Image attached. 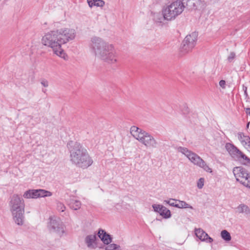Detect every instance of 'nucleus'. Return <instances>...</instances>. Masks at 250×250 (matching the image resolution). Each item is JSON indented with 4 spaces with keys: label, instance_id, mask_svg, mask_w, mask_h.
<instances>
[{
    "label": "nucleus",
    "instance_id": "nucleus-14",
    "mask_svg": "<svg viewBox=\"0 0 250 250\" xmlns=\"http://www.w3.org/2000/svg\"><path fill=\"white\" fill-rule=\"evenodd\" d=\"M237 135L242 146L249 151L250 150V137L242 132L238 133Z\"/></svg>",
    "mask_w": 250,
    "mask_h": 250
},
{
    "label": "nucleus",
    "instance_id": "nucleus-35",
    "mask_svg": "<svg viewBox=\"0 0 250 250\" xmlns=\"http://www.w3.org/2000/svg\"><path fill=\"white\" fill-rule=\"evenodd\" d=\"M250 123H248L247 125V128H248L249 126Z\"/></svg>",
    "mask_w": 250,
    "mask_h": 250
},
{
    "label": "nucleus",
    "instance_id": "nucleus-9",
    "mask_svg": "<svg viewBox=\"0 0 250 250\" xmlns=\"http://www.w3.org/2000/svg\"><path fill=\"white\" fill-rule=\"evenodd\" d=\"M233 173L236 181L245 187L250 188V173L241 167H234Z\"/></svg>",
    "mask_w": 250,
    "mask_h": 250
},
{
    "label": "nucleus",
    "instance_id": "nucleus-19",
    "mask_svg": "<svg viewBox=\"0 0 250 250\" xmlns=\"http://www.w3.org/2000/svg\"><path fill=\"white\" fill-rule=\"evenodd\" d=\"M235 159L240 161L243 164L246 165H250V158L247 157L243 152L240 151L238 157Z\"/></svg>",
    "mask_w": 250,
    "mask_h": 250
},
{
    "label": "nucleus",
    "instance_id": "nucleus-1",
    "mask_svg": "<svg viewBox=\"0 0 250 250\" xmlns=\"http://www.w3.org/2000/svg\"><path fill=\"white\" fill-rule=\"evenodd\" d=\"M75 35V31L73 29L61 28L46 33L42 38V42L51 48L56 56L66 59L67 56L62 45L74 39Z\"/></svg>",
    "mask_w": 250,
    "mask_h": 250
},
{
    "label": "nucleus",
    "instance_id": "nucleus-13",
    "mask_svg": "<svg viewBox=\"0 0 250 250\" xmlns=\"http://www.w3.org/2000/svg\"><path fill=\"white\" fill-rule=\"evenodd\" d=\"M96 235L95 234L87 235L84 238V242L87 247L89 249H95L97 247L96 242Z\"/></svg>",
    "mask_w": 250,
    "mask_h": 250
},
{
    "label": "nucleus",
    "instance_id": "nucleus-32",
    "mask_svg": "<svg viewBox=\"0 0 250 250\" xmlns=\"http://www.w3.org/2000/svg\"><path fill=\"white\" fill-rule=\"evenodd\" d=\"M41 84L42 85L45 87H47L48 86V82L46 80H42V82H41Z\"/></svg>",
    "mask_w": 250,
    "mask_h": 250
},
{
    "label": "nucleus",
    "instance_id": "nucleus-36",
    "mask_svg": "<svg viewBox=\"0 0 250 250\" xmlns=\"http://www.w3.org/2000/svg\"><path fill=\"white\" fill-rule=\"evenodd\" d=\"M249 152H250V150L249 151Z\"/></svg>",
    "mask_w": 250,
    "mask_h": 250
},
{
    "label": "nucleus",
    "instance_id": "nucleus-29",
    "mask_svg": "<svg viewBox=\"0 0 250 250\" xmlns=\"http://www.w3.org/2000/svg\"><path fill=\"white\" fill-rule=\"evenodd\" d=\"M95 6L98 7H103L105 4V2L103 0H95Z\"/></svg>",
    "mask_w": 250,
    "mask_h": 250
},
{
    "label": "nucleus",
    "instance_id": "nucleus-23",
    "mask_svg": "<svg viewBox=\"0 0 250 250\" xmlns=\"http://www.w3.org/2000/svg\"><path fill=\"white\" fill-rule=\"evenodd\" d=\"M221 236L226 241H229L231 238L230 233L226 230L221 231Z\"/></svg>",
    "mask_w": 250,
    "mask_h": 250
},
{
    "label": "nucleus",
    "instance_id": "nucleus-26",
    "mask_svg": "<svg viewBox=\"0 0 250 250\" xmlns=\"http://www.w3.org/2000/svg\"><path fill=\"white\" fill-rule=\"evenodd\" d=\"M152 207L154 210L155 211L157 212L160 213L162 209L164 207V206L161 205H156L154 204L152 205Z\"/></svg>",
    "mask_w": 250,
    "mask_h": 250
},
{
    "label": "nucleus",
    "instance_id": "nucleus-17",
    "mask_svg": "<svg viewBox=\"0 0 250 250\" xmlns=\"http://www.w3.org/2000/svg\"><path fill=\"white\" fill-rule=\"evenodd\" d=\"M225 148L228 151L230 155L233 158L236 159L240 152L236 146L230 143H227L225 145Z\"/></svg>",
    "mask_w": 250,
    "mask_h": 250
},
{
    "label": "nucleus",
    "instance_id": "nucleus-28",
    "mask_svg": "<svg viewBox=\"0 0 250 250\" xmlns=\"http://www.w3.org/2000/svg\"><path fill=\"white\" fill-rule=\"evenodd\" d=\"M204 185V179L203 178H200L197 181V186L198 188L201 189Z\"/></svg>",
    "mask_w": 250,
    "mask_h": 250
},
{
    "label": "nucleus",
    "instance_id": "nucleus-15",
    "mask_svg": "<svg viewBox=\"0 0 250 250\" xmlns=\"http://www.w3.org/2000/svg\"><path fill=\"white\" fill-rule=\"evenodd\" d=\"M195 233L196 236L202 241H206L208 243L213 242V239L208 236V234L201 229H195Z\"/></svg>",
    "mask_w": 250,
    "mask_h": 250
},
{
    "label": "nucleus",
    "instance_id": "nucleus-10",
    "mask_svg": "<svg viewBox=\"0 0 250 250\" xmlns=\"http://www.w3.org/2000/svg\"><path fill=\"white\" fill-rule=\"evenodd\" d=\"M197 33L192 32L187 36L182 43L181 52L183 54H186L191 51L195 46L197 39Z\"/></svg>",
    "mask_w": 250,
    "mask_h": 250
},
{
    "label": "nucleus",
    "instance_id": "nucleus-6",
    "mask_svg": "<svg viewBox=\"0 0 250 250\" xmlns=\"http://www.w3.org/2000/svg\"><path fill=\"white\" fill-rule=\"evenodd\" d=\"M131 135L146 148H155L157 142L155 138L149 133L136 126H132L130 129Z\"/></svg>",
    "mask_w": 250,
    "mask_h": 250
},
{
    "label": "nucleus",
    "instance_id": "nucleus-3",
    "mask_svg": "<svg viewBox=\"0 0 250 250\" xmlns=\"http://www.w3.org/2000/svg\"><path fill=\"white\" fill-rule=\"evenodd\" d=\"M70 161L78 167L86 168L93 163L87 150L79 143L70 141L67 144Z\"/></svg>",
    "mask_w": 250,
    "mask_h": 250
},
{
    "label": "nucleus",
    "instance_id": "nucleus-12",
    "mask_svg": "<svg viewBox=\"0 0 250 250\" xmlns=\"http://www.w3.org/2000/svg\"><path fill=\"white\" fill-rule=\"evenodd\" d=\"M164 9H162V13L157 12L152 14V20L158 26H162L165 24V21H169L168 16L166 15Z\"/></svg>",
    "mask_w": 250,
    "mask_h": 250
},
{
    "label": "nucleus",
    "instance_id": "nucleus-5",
    "mask_svg": "<svg viewBox=\"0 0 250 250\" xmlns=\"http://www.w3.org/2000/svg\"><path fill=\"white\" fill-rule=\"evenodd\" d=\"M9 206L14 222L18 225L22 226L24 220L25 203L24 200L19 195L14 194L11 197Z\"/></svg>",
    "mask_w": 250,
    "mask_h": 250
},
{
    "label": "nucleus",
    "instance_id": "nucleus-18",
    "mask_svg": "<svg viewBox=\"0 0 250 250\" xmlns=\"http://www.w3.org/2000/svg\"><path fill=\"white\" fill-rule=\"evenodd\" d=\"M68 204L70 208L74 210H78L80 209L82 205L81 202L74 197L71 198L69 199Z\"/></svg>",
    "mask_w": 250,
    "mask_h": 250
},
{
    "label": "nucleus",
    "instance_id": "nucleus-24",
    "mask_svg": "<svg viewBox=\"0 0 250 250\" xmlns=\"http://www.w3.org/2000/svg\"><path fill=\"white\" fill-rule=\"evenodd\" d=\"M105 250H121L119 245L115 244H109L105 248Z\"/></svg>",
    "mask_w": 250,
    "mask_h": 250
},
{
    "label": "nucleus",
    "instance_id": "nucleus-4",
    "mask_svg": "<svg viewBox=\"0 0 250 250\" xmlns=\"http://www.w3.org/2000/svg\"><path fill=\"white\" fill-rule=\"evenodd\" d=\"M196 1L197 0H176L164 6L163 8L171 21L181 15L186 7L188 9L194 8Z\"/></svg>",
    "mask_w": 250,
    "mask_h": 250
},
{
    "label": "nucleus",
    "instance_id": "nucleus-34",
    "mask_svg": "<svg viewBox=\"0 0 250 250\" xmlns=\"http://www.w3.org/2000/svg\"><path fill=\"white\" fill-rule=\"evenodd\" d=\"M246 113L250 115V108H248L246 109Z\"/></svg>",
    "mask_w": 250,
    "mask_h": 250
},
{
    "label": "nucleus",
    "instance_id": "nucleus-8",
    "mask_svg": "<svg viewBox=\"0 0 250 250\" xmlns=\"http://www.w3.org/2000/svg\"><path fill=\"white\" fill-rule=\"evenodd\" d=\"M47 228L50 232L56 233L60 237L65 233V227L62 222L56 216L49 217Z\"/></svg>",
    "mask_w": 250,
    "mask_h": 250
},
{
    "label": "nucleus",
    "instance_id": "nucleus-33",
    "mask_svg": "<svg viewBox=\"0 0 250 250\" xmlns=\"http://www.w3.org/2000/svg\"><path fill=\"white\" fill-rule=\"evenodd\" d=\"M219 85L223 88H225L226 86V82L224 80H221L219 82Z\"/></svg>",
    "mask_w": 250,
    "mask_h": 250
},
{
    "label": "nucleus",
    "instance_id": "nucleus-30",
    "mask_svg": "<svg viewBox=\"0 0 250 250\" xmlns=\"http://www.w3.org/2000/svg\"><path fill=\"white\" fill-rule=\"evenodd\" d=\"M235 54L234 52H231L228 57V60L229 62H231L235 58Z\"/></svg>",
    "mask_w": 250,
    "mask_h": 250
},
{
    "label": "nucleus",
    "instance_id": "nucleus-16",
    "mask_svg": "<svg viewBox=\"0 0 250 250\" xmlns=\"http://www.w3.org/2000/svg\"><path fill=\"white\" fill-rule=\"evenodd\" d=\"M98 236L104 244L108 245L112 242V238L111 235L102 229H99Z\"/></svg>",
    "mask_w": 250,
    "mask_h": 250
},
{
    "label": "nucleus",
    "instance_id": "nucleus-21",
    "mask_svg": "<svg viewBox=\"0 0 250 250\" xmlns=\"http://www.w3.org/2000/svg\"><path fill=\"white\" fill-rule=\"evenodd\" d=\"M177 208H189L190 209H193V207L187 203L185 201H180L178 200L177 202Z\"/></svg>",
    "mask_w": 250,
    "mask_h": 250
},
{
    "label": "nucleus",
    "instance_id": "nucleus-7",
    "mask_svg": "<svg viewBox=\"0 0 250 250\" xmlns=\"http://www.w3.org/2000/svg\"><path fill=\"white\" fill-rule=\"evenodd\" d=\"M178 152L184 155L194 165L196 166L207 172L212 173V169L207 163L198 154L189 150L187 147L179 146L177 148Z\"/></svg>",
    "mask_w": 250,
    "mask_h": 250
},
{
    "label": "nucleus",
    "instance_id": "nucleus-2",
    "mask_svg": "<svg viewBox=\"0 0 250 250\" xmlns=\"http://www.w3.org/2000/svg\"><path fill=\"white\" fill-rule=\"evenodd\" d=\"M89 47L97 58L110 64L117 62V56L114 45L103 38L98 36L91 37Z\"/></svg>",
    "mask_w": 250,
    "mask_h": 250
},
{
    "label": "nucleus",
    "instance_id": "nucleus-25",
    "mask_svg": "<svg viewBox=\"0 0 250 250\" xmlns=\"http://www.w3.org/2000/svg\"><path fill=\"white\" fill-rule=\"evenodd\" d=\"M164 202L172 207L177 208L178 200L170 199L169 200H165Z\"/></svg>",
    "mask_w": 250,
    "mask_h": 250
},
{
    "label": "nucleus",
    "instance_id": "nucleus-22",
    "mask_svg": "<svg viewBox=\"0 0 250 250\" xmlns=\"http://www.w3.org/2000/svg\"><path fill=\"white\" fill-rule=\"evenodd\" d=\"M160 214L165 218H169L171 217L170 211L165 207L162 209Z\"/></svg>",
    "mask_w": 250,
    "mask_h": 250
},
{
    "label": "nucleus",
    "instance_id": "nucleus-31",
    "mask_svg": "<svg viewBox=\"0 0 250 250\" xmlns=\"http://www.w3.org/2000/svg\"><path fill=\"white\" fill-rule=\"evenodd\" d=\"M88 5L90 7H92L94 6H95V0H87Z\"/></svg>",
    "mask_w": 250,
    "mask_h": 250
},
{
    "label": "nucleus",
    "instance_id": "nucleus-27",
    "mask_svg": "<svg viewBox=\"0 0 250 250\" xmlns=\"http://www.w3.org/2000/svg\"><path fill=\"white\" fill-rule=\"evenodd\" d=\"M57 209L58 211L63 212L65 209V206L61 202L57 203Z\"/></svg>",
    "mask_w": 250,
    "mask_h": 250
},
{
    "label": "nucleus",
    "instance_id": "nucleus-11",
    "mask_svg": "<svg viewBox=\"0 0 250 250\" xmlns=\"http://www.w3.org/2000/svg\"><path fill=\"white\" fill-rule=\"evenodd\" d=\"M52 193L44 189H29L26 191L23 194L25 199H36L40 197L51 196Z\"/></svg>",
    "mask_w": 250,
    "mask_h": 250
},
{
    "label": "nucleus",
    "instance_id": "nucleus-20",
    "mask_svg": "<svg viewBox=\"0 0 250 250\" xmlns=\"http://www.w3.org/2000/svg\"><path fill=\"white\" fill-rule=\"evenodd\" d=\"M237 211L239 213H245L246 214H250V209L245 204H240L236 208Z\"/></svg>",
    "mask_w": 250,
    "mask_h": 250
}]
</instances>
